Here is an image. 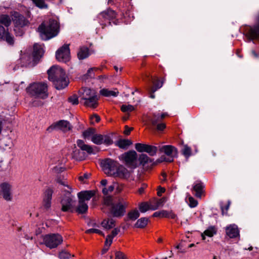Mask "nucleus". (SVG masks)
<instances>
[{
  "label": "nucleus",
  "instance_id": "obj_1",
  "mask_svg": "<svg viewBox=\"0 0 259 259\" xmlns=\"http://www.w3.org/2000/svg\"><path fill=\"white\" fill-rule=\"evenodd\" d=\"M48 78L52 81L57 90H62L68 86L69 80L65 71L61 68L53 66L48 70Z\"/></svg>",
  "mask_w": 259,
  "mask_h": 259
},
{
  "label": "nucleus",
  "instance_id": "obj_2",
  "mask_svg": "<svg viewBox=\"0 0 259 259\" xmlns=\"http://www.w3.org/2000/svg\"><path fill=\"white\" fill-rule=\"evenodd\" d=\"M103 205L109 207V213L115 218H120L123 217L125 212L128 203L123 200L114 201L111 196H105L103 198Z\"/></svg>",
  "mask_w": 259,
  "mask_h": 259
},
{
  "label": "nucleus",
  "instance_id": "obj_3",
  "mask_svg": "<svg viewBox=\"0 0 259 259\" xmlns=\"http://www.w3.org/2000/svg\"><path fill=\"white\" fill-rule=\"evenodd\" d=\"M37 29L42 39L47 40L57 35L59 31V24L56 20L50 19L41 23Z\"/></svg>",
  "mask_w": 259,
  "mask_h": 259
},
{
  "label": "nucleus",
  "instance_id": "obj_4",
  "mask_svg": "<svg viewBox=\"0 0 259 259\" xmlns=\"http://www.w3.org/2000/svg\"><path fill=\"white\" fill-rule=\"evenodd\" d=\"M44 51L41 46L37 44L33 45V51L32 55L24 54L20 58L22 66L33 67L39 61L44 55Z\"/></svg>",
  "mask_w": 259,
  "mask_h": 259
},
{
  "label": "nucleus",
  "instance_id": "obj_5",
  "mask_svg": "<svg viewBox=\"0 0 259 259\" xmlns=\"http://www.w3.org/2000/svg\"><path fill=\"white\" fill-rule=\"evenodd\" d=\"M31 97L45 99L48 97V87L44 82H36L29 84L26 89Z\"/></svg>",
  "mask_w": 259,
  "mask_h": 259
},
{
  "label": "nucleus",
  "instance_id": "obj_6",
  "mask_svg": "<svg viewBox=\"0 0 259 259\" xmlns=\"http://www.w3.org/2000/svg\"><path fill=\"white\" fill-rule=\"evenodd\" d=\"M76 144L80 149H77L74 145V148L71 154L72 158L79 161L84 159L85 154L83 151L87 152L90 155L95 154L93 147L90 145L85 144L83 140H77Z\"/></svg>",
  "mask_w": 259,
  "mask_h": 259
},
{
  "label": "nucleus",
  "instance_id": "obj_7",
  "mask_svg": "<svg viewBox=\"0 0 259 259\" xmlns=\"http://www.w3.org/2000/svg\"><path fill=\"white\" fill-rule=\"evenodd\" d=\"M138 161L139 164L142 165L144 168L149 169L152 168L158 163L163 161L171 162L173 161V158L172 157L166 158L165 156L162 155L156 161H154L153 159L150 158L146 154H141L139 156Z\"/></svg>",
  "mask_w": 259,
  "mask_h": 259
},
{
  "label": "nucleus",
  "instance_id": "obj_8",
  "mask_svg": "<svg viewBox=\"0 0 259 259\" xmlns=\"http://www.w3.org/2000/svg\"><path fill=\"white\" fill-rule=\"evenodd\" d=\"M116 15L117 14L115 11L111 9H108L99 13L97 16V19L99 23L103 25L102 28H103L107 25V24L111 25V21H112L114 24H117V20H115Z\"/></svg>",
  "mask_w": 259,
  "mask_h": 259
},
{
  "label": "nucleus",
  "instance_id": "obj_9",
  "mask_svg": "<svg viewBox=\"0 0 259 259\" xmlns=\"http://www.w3.org/2000/svg\"><path fill=\"white\" fill-rule=\"evenodd\" d=\"M44 244L50 249L58 247L63 242V237L58 233L46 235L43 237Z\"/></svg>",
  "mask_w": 259,
  "mask_h": 259
},
{
  "label": "nucleus",
  "instance_id": "obj_10",
  "mask_svg": "<svg viewBox=\"0 0 259 259\" xmlns=\"http://www.w3.org/2000/svg\"><path fill=\"white\" fill-rule=\"evenodd\" d=\"M121 158L129 168L135 169L138 166V155L134 150H130L121 155Z\"/></svg>",
  "mask_w": 259,
  "mask_h": 259
},
{
  "label": "nucleus",
  "instance_id": "obj_11",
  "mask_svg": "<svg viewBox=\"0 0 259 259\" xmlns=\"http://www.w3.org/2000/svg\"><path fill=\"white\" fill-rule=\"evenodd\" d=\"M73 196L71 192L66 191L61 197L60 204L61 205V210L63 212H73V203L75 202L73 200Z\"/></svg>",
  "mask_w": 259,
  "mask_h": 259
},
{
  "label": "nucleus",
  "instance_id": "obj_12",
  "mask_svg": "<svg viewBox=\"0 0 259 259\" xmlns=\"http://www.w3.org/2000/svg\"><path fill=\"white\" fill-rule=\"evenodd\" d=\"M72 126L70 123L65 120H60L56 122L53 123L50 126H49L47 131L50 133L55 130H60L62 132L66 133L72 130Z\"/></svg>",
  "mask_w": 259,
  "mask_h": 259
},
{
  "label": "nucleus",
  "instance_id": "obj_13",
  "mask_svg": "<svg viewBox=\"0 0 259 259\" xmlns=\"http://www.w3.org/2000/svg\"><path fill=\"white\" fill-rule=\"evenodd\" d=\"M56 58L58 61L64 63L70 60V52L68 45H64L56 51Z\"/></svg>",
  "mask_w": 259,
  "mask_h": 259
},
{
  "label": "nucleus",
  "instance_id": "obj_14",
  "mask_svg": "<svg viewBox=\"0 0 259 259\" xmlns=\"http://www.w3.org/2000/svg\"><path fill=\"white\" fill-rule=\"evenodd\" d=\"M101 165L106 174L113 176L118 167V163L114 160L107 158L101 162Z\"/></svg>",
  "mask_w": 259,
  "mask_h": 259
},
{
  "label": "nucleus",
  "instance_id": "obj_15",
  "mask_svg": "<svg viewBox=\"0 0 259 259\" xmlns=\"http://www.w3.org/2000/svg\"><path fill=\"white\" fill-rule=\"evenodd\" d=\"M12 20L15 27L28 26L30 24L29 20L23 15L16 11L12 15Z\"/></svg>",
  "mask_w": 259,
  "mask_h": 259
},
{
  "label": "nucleus",
  "instance_id": "obj_16",
  "mask_svg": "<svg viewBox=\"0 0 259 259\" xmlns=\"http://www.w3.org/2000/svg\"><path fill=\"white\" fill-rule=\"evenodd\" d=\"M92 141L97 145L104 144L109 146L113 144V140L108 135L95 134L92 137Z\"/></svg>",
  "mask_w": 259,
  "mask_h": 259
},
{
  "label": "nucleus",
  "instance_id": "obj_17",
  "mask_svg": "<svg viewBox=\"0 0 259 259\" xmlns=\"http://www.w3.org/2000/svg\"><path fill=\"white\" fill-rule=\"evenodd\" d=\"M0 41H5L10 45L13 46L15 42L14 36L8 31V29L0 25Z\"/></svg>",
  "mask_w": 259,
  "mask_h": 259
},
{
  "label": "nucleus",
  "instance_id": "obj_18",
  "mask_svg": "<svg viewBox=\"0 0 259 259\" xmlns=\"http://www.w3.org/2000/svg\"><path fill=\"white\" fill-rule=\"evenodd\" d=\"M1 192L4 199L7 201L12 200L11 186L7 183H3L0 185Z\"/></svg>",
  "mask_w": 259,
  "mask_h": 259
},
{
  "label": "nucleus",
  "instance_id": "obj_19",
  "mask_svg": "<svg viewBox=\"0 0 259 259\" xmlns=\"http://www.w3.org/2000/svg\"><path fill=\"white\" fill-rule=\"evenodd\" d=\"M226 234L230 238H236L240 237L239 230L235 224H231L225 228Z\"/></svg>",
  "mask_w": 259,
  "mask_h": 259
},
{
  "label": "nucleus",
  "instance_id": "obj_20",
  "mask_svg": "<svg viewBox=\"0 0 259 259\" xmlns=\"http://www.w3.org/2000/svg\"><path fill=\"white\" fill-rule=\"evenodd\" d=\"M96 192L95 190L82 191L77 193L78 200L82 202L89 201L96 195Z\"/></svg>",
  "mask_w": 259,
  "mask_h": 259
},
{
  "label": "nucleus",
  "instance_id": "obj_21",
  "mask_svg": "<svg viewBox=\"0 0 259 259\" xmlns=\"http://www.w3.org/2000/svg\"><path fill=\"white\" fill-rule=\"evenodd\" d=\"M204 185L201 181H196L193 186V190L195 192L194 195L200 198L204 193Z\"/></svg>",
  "mask_w": 259,
  "mask_h": 259
},
{
  "label": "nucleus",
  "instance_id": "obj_22",
  "mask_svg": "<svg viewBox=\"0 0 259 259\" xmlns=\"http://www.w3.org/2000/svg\"><path fill=\"white\" fill-rule=\"evenodd\" d=\"M159 150L161 153H164L169 157H172L174 159L172 154L174 152L177 153V149L174 146L171 145H164L159 147Z\"/></svg>",
  "mask_w": 259,
  "mask_h": 259
},
{
  "label": "nucleus",
  "instance_id": "obj_23",
  "mask_svg": "<svg viewBox=\"0 0 259 259\" xmlns=\"http://www.w3.org/2000/svg\"><path fill=\"white\" fill-rule=\"evenodd\" d=\"M79 92L81 94V98L83 100L89 99V98L92 97V96L97 95L95 90L88 88H82Z\"/></svg>",
  "mask_w": 259,
  "mask_h": 259
},
{
  "label": "nucleus",
  "instance_id": "obj_24",
  "mask_svg": "<svg viewBox=\"0 0 259 259\" xmlns=\"http://www.w3.org/2000/svg\"><path fill=\"white\" fill-rule=\"evenodd\" d=\"M84 101L83 104L87 107L95 108L98 105V97L97 95L92 96V97L89 98V99H86Z\"/></svg>",
  "mask_w": 259,
  "mask_h": 259
},
{
  "label": "nucleus",
  "instance_id": "obj_25",
  "mask_svg": "<svg viewBox=\"0 0 259 259\" xmlns=\"http://www.w3.org/2000/svg\"><path fill=\"white\" fill-rule=\"evenodd\" d=\"M159 117V113H153L147 116V120L152 126H155L159 122L161 121Z\"/></svg>",
  "mask_w": 259,
  "mask_h": 259
},
{
  "label": "nucleus",
  "instance_id": "obj_26",
  "mask_svg": "<svg viewBox=\"0 0 259 259\" xmlns=\"http://www.w3.org/2000/svg\"><path fill=\"white\" fill-rule=\"evenodd\" d=\"M128 175L127 170L123 166H118L115 171V172L113 176L118 177L120 178H125Z\"/></svg>",
  "mask_w": 259,
  "mask_h": 259
},
{
  "label": "nucleus",
  "instance_id": "obj_27",
  "mask_svg": "<svg viewBox=\"0 0 259 259\" xmlns=\"http://www.w3.org/2000/svg\"><path fill=\"white\" fill-rule=\"evenodd\" d=\"M88 209V205L85 202H82L78 200V205L76 207L75 211L78 214L85 213Z\"/></svg>",
  "mask_w": 259,
  "mask_h": 259
},
{
  "label": "nucleus",
  "instance_id": "obj_28",
  "mask_svg": "<svg viewBox=\"0 0 259 259\" xmlns=\"http://www.w3.org/2000/svg\"><path fill=\"white\" fill-rule=\"evenodd\" d=\"M140 217V213L137 209H134L130 211L127 214L126 217L124 219L125 221L129 220L135 221Z\"/></svg>",
  "mask_w": 259,
  "mask_h": 259
},
{
  "label": "nucleus",
  "instance_id": "obj_29",
  "mask_svg": "<svg viewBox=\"0 0 259 259\" xmlns=\"http://www.w3.org/2000/svg\"><path fill=\"white\" fill-rule=\"evenodd\" d=\"M89 49L87 47H81L77 53V57L79 60H83L89 57Z\"/></svg>",
  "mask_w": 259,
  "mask_h": 259
},
{
  "label": "nucleus",
  "instance_id": "obj_30",
  "mask_svg": "<svg viewBox=\"0 0 259 259\" xmlns=\"http://www.w3.org/2000/svg\"><path fill=\"white\" fill-rule=\"evenodd\" d=\"M115 221L113 219L108 218L104 219L101 223L103 228L107 230H109L113 228L115 226Z\"/></svg>",
  "mask_w": 259,
  "mask_h": 259
},
{
  "label": "nucleus",
  "instance_id": "obj_31",
  "mask_svg": "<svg viewBox=\"0 0 259 259\" xmlns=\"http://www.w3.org/2000/svg\"><path fill=\"white\" fill-rule=\"evenodd\" d=\"M132 144V142L130 140L119 139L116 143V145L120 148L126 149Z\"/></svg>",
  "mask_w": 259,
  "mask_h": 259
},
{
  "label": "nucleus",
  "instance_id": "obj_32",
  "mask_svg": "<svg viewBox=\"0 0 259 259\" xmlns=\"http://www.w3.org/2000/svg\"><path fill=\"white\" fill-rule=\"evenodd\" d=\"M11 23V19L10 16L7 14H2L0 16V25H4L8 27Z\"/></svg>",
  "mask_w": 259,
  "mask_h": 259
},
{
  "label": "nucleus",
  "instance_id": "obj_33",
  "mask_svg": "<svg viewBox=\"0 0 259 259\" xmlns=\"http://www.w3.org/2000/svg\"><path fill=\"white\" fill-rule=\"evenodd\" d=\"M148 221L149 219L147 218H141L138 220L135 226L138 228H143L147 226Z\"/></svg>",
  "mask_w": 259,
  "mask_h": 259
},
{
  "label": "nucleus",
  "instance_id": "obj_34",
  "mask_svg": "<svg viewBox=\"0 0 259 259\" xmlns=\"http://www.w3.org/2000/svg\"><path fill=\"white\" fill-rule=\"evenodd\" d=\"M100 93L102 96L104 97H116L117 96L118 92H115L108 89H103L100 90Z\"/></svg>",
  "mask_w": 259,
  "mask_h": 259
},
{
  "label": "nucleus",
  "instance_id": "obj_35",
  "mask_svg": "<svg viewBox=\"0 0 259 259\" xmlns=\"http://www.w3.org/2000/svg\"><path fill=\"white\" fill-rule=\"evenodd\" d=\"M53 192V188L50 187H47L43 193V198L52 200Z\"/></svg>",
  "mask_w": 259,
  "mask_h": 259
},
{
  "label": "nucleus",
  "instance_id": "obj_36",
  "mask_svg": "<svg viewBox=\"0 0 259 259\" xmlns=\"http://www.w3.org/2000/svg\"><path fill=\"white\" fill-rule=\"evenodd\" d=\"M165 80V78H163L161 81H160L158 79L153 80V86L151 87L153 89V91H156L157 90L161 88Z\"/></svg>",
  "mask_w": 259,
  "mask_h": 259
},
{
  "label": "nucleus",
  "instance_id": "obj_37",
  "mask_svg": "<svg viewBox=\"0 0 259 259\" xmlns=\"http://www.w3.org/2000/svg\"><path fill=\"white\" fill-rule=\"evenodd\" d=\"M217 229L215 226H210L207 229L204 231V234L208 237H212L214 235L216 234Z\"/></svg>",
  "mask_w": 259,
  "mask_h": 259
},
{
  "label": "nucleus",
  "instance_id": "obj_38",
  "mask_svg": "<svg viewBox=\"0 0 259 259\" xmlns=\"http://www.w3.org/2000/svg\"><path fill=\"white\" fill-rule=\"evenodd\" d=\"M148 145L142 143H136L135 144V148L139 152H146Z\"/></svg>",
  "mask_w": 259,
  "mask_h": 259
},
{
  "label": "nucleus",
  "instance_id": "obj_39",
  "mask_svg": "<svg viewBox=\"0 0 259 259\" xmlns=\"http://www.w3.org/2000/svg\"><path fill=\"white\" fill-rule=\"evenodd\" d=\"M146 153H148L149 155L153 156L155 155L157 152V147L155 146L148 145Z\"/></svg>",
  "mask_w": 259,
  "mask_h": 259
},
{
  "label": "nucleus",
  "instance_id": "obj_40",
  "mask_svg": "<svg viewBox=\"0 0 259 259\" xmlns=\"http://www.w3.org/2000/svg\"><path fill=\"white\" fill-rule=\"evenodd\" d=\"M95 129L94 128L90 127L87 129V130L84 131L82 133V136L84 139L88 138L91 136H93L94 135H95Z\"/></svg>",
  "mask_w": 259,
  "mask_h": 259
},
{
  "label": "nucleus",
  "instance_id": "obj_41",
  "mask_svg": "<svg viewBox=\"0 0 259 259\" xmlns=\"http://www.w3.org/2000/svg\"><path fill=\"white\" fill-rule=\"evenodd\" d=\"M182 153L186 158H189L192 154L191 148L187 145H185L184 148L182 150Z\"/></svg>",
  "mask_w": 259,
  "mask_h": 259
},
{
  "label": "nucleus",
  "instance_id": "obj_42",
  "mask_svg": "<svg viewBox=\"0 0 259 259\" xmlns=\"http://www.w3.org/2000/svg\"><path fill=\"white\" fill-rule=\"evenodd\" d=\"M167 199L166 197H163L158 199L156 203V205L151 207V209L155 210L157 209L159 206H162L163 204L166 201Z\"/></svg>",
  "mask_w": 259,
  "mask_h": 259
},
{
  "label": "nucleus",
  "instance_id": "obj_43",
  "mask_svg": "<svg viewBox=\"0 0 259 259\" xmlns=\"http://www.w3.org/2000/svg\"><path fill=\"white\" fill-rule=\"evenodd\" d=\"M55 181L57 183L64 186H66L68 188H69L68 185V182H67L66 180L64 178V177L59 176L57 177Z\"/></svg>",
  "mask_w": 259,
  "mask_h": 259
},
{
  "label": "nucleus",
  "instance_id": "obj_44",
  "mask_svg": "<svg viewBox=\"0 0 259 259\" xmlns=\"http://www.w3.org/2000/svg\"><path fill=\"white\" fill-rule=\"evenodd\" d=\"M149 209H151L147 202H142L139 205V210L141 212H145Z\"/></svg>",
  "mask_w": 259,
  "mask_h": 259
},
{
  "label": "nucleus",
  "instance_id": "obj_45",
  "mask_svg": "<svg viewBox=\"0 0 259 259\" xmlns=\"http://www.w3.org/2000/svg\"><path fill=\"white\" fill-rule=\"evenodd\" d=\"M71 254L68 251L62 250L59 252L58 257L60 259H69Z\"/></svg>",
  "mask_w": 259,
  "mask_h": 259
},
{
  "label": "nucleus",
  "instance_id": "obj_46",
  "mask_svg": "<svg viewBox=\"0 0 259 259\" xmlns=\"http://www.w3.org/2000/svg\"><path fill=\"white\" fill-rule=\"evenodd\" d=\"M167 214V210H162L160 211H158L155 212L152 216L153 217H160V218H166V215Z\"/></svg>",
  "mask_w": 259,
  "mask_h": 259
},
{
  "label": "nucleus",
  "instance_id": "obj_47",
  "mask_svg": "<svg viewBox=\"0 0 259 259\" xmlns=\"http://www.w3.org/2000/svg\"><path fill=\"white\" fill-rule=\"evenodd\" d=\"M52 200L44 199L42 200V207L46 210H48L51 206Z\"/></svg>",
  "mask_w": 259,
  "mask_h": 259
},
{
  "label": "nucleus",
  "instance_id": "obj_48",
  "mask_svg": "<svg viewBox=\"0 0 259 259\" xmlns=\"http://www.w3.org/2000/svg\"><path fill=\"white\" fill-rule=\"evenodd\" d=\"M135 110V107L131 105H122L121 106V110L123 112H131Z\"/></svg>",
  "mask_w": 259,
  "mask_h": 259
},
{
  "label": "nucleus",
  "instance_id": "obj_49",
  "mask_svg": "<svg viewBox=\"0 0 259 259\" xmlns=\"http://www.w3.org/2000/svg\"><path fill=\"white\" fill-rule=\"evenodd\" d=\"M23 27H24L14 26V31L16 36H21L24 34V31L23 30Z\"/></svg>",
  "mask_w": 259,
  "mask_h": 259
},
{
  "label": "nucleus",
  "instance_id": "obj_50",
  "mask_svg": "<svg viewBox=\"0 0 259 259\" xmlns=\"http://www.w3.org/2000/svg\"><path fill=\"white\" fill-rule=\"evenodd\" d=\"M68 102L72 103V105H77L78 104V97L76 95H73L68 99Z\"/></svg>",
  "mask_w": 259,
  "mask_h": 259
},
{
  "label": "nucleus",
  "instance_id": "obj_51",
  "mask_svg": "<svg viewBox=\"0 0 259 259\" xmlns=\"http://www.w3.org/2000/svg\"><path fill=\"white\" fill-rule=\"evenodd\" d=\"M114 189V185H110L108 188H104L102 189V192L105 195H108L109 193H111Z\"/></svg>",
  "mask_w": 259,
  "mask_h": 259
},
{
  "label": "nucleus",
  "instance_id": "obj_52",
  "mask_svg": "<svg viewBox=\"0 0 259 259\" xmlns=\"http://www.w3.org/2000/svg\"><path fill=\"white\" fill-rule=\"evenodd\" d=\"M85 233L87 234H91V233H97L100 234L103 236H104V234L100 230L97 229H90L85 231Z\"/></svg>",
  "mask_w": 259,
  "mask_h": 259
},
{
  "label": "nucleus",
  "instance_id": "obj_53",
  "mask_svg": "<svg viewBox=\"0 0 259 259\" xmlns=\"http://www.w3.org/2000/svg\"><path fill=\"white\" fill-rule=\"evenodd\" d=\"M30 104L33 107H38L42 106L43 103L39 100L34 99L32 100L30 102Z\"/></svg>",
  "mask_w": 259,
  "mask_h": 259
},
{
  "label": "nucleus",
  "instance_id": "obj_54",
  "mask_svg": "<svg viewBox=\"0 0 259 259\" xmlns=\"http://www.w3.org/2000/svg\"><path fill=\"white\" fill-rule=\"evenodd\" d=\"M94 70H97V68L94 67V68H90L88 71L87 73L84 75V77L85 78H92L94 77L95 76V74L93 72Z\"/></svg>",
  "mask_w": 259,
  "mask_h": 259
},
{
  "label": "nucleus",
  "instance_id": "obj_55",
  "mask_svg": "<svg viewBox=\"0 0 259 259\" xmlns=\"http://www.w3.org/2000/svg\"><path fill=\"white\" fill-rule=\"evenodd\" d=\"M189 206L191 208L196 207L198 204V202L193 197H189Z\"/></svg>",
  "mask_w": 259,
  "mask_h": 259
},
{
  "label": "nucleus",
  "instance_id": "obj_56",
  "mask_svg": "<svg viewBox=\"0 0 259 259\" xmlns=\"http://www.w3.org/2000/svg\"><path fill=\"white\" fill-rule=\"evenodd\" d=\"M90 119L91 123L93 124H94V120H95V121L98 123L101 120V118L98 114H94L91 116Z\"/></svg>",
  "mask_w": 259,
  "mask_h": 259
},
{
  "label": "nucleus",
  "instance_id": "obj_57",
  "mask_svg": "<svg viewBox=\"0 0 259 259\" xmlns=\"http://www.w3.org/2000/svg\"><path fill=\"white\" fill-rule=\"evenodd\" d=\"M230 204H231V201L228 200L227 202V204L225 206H224L223 205L221 206V209L222 212L223 214H224L225 212H226V213L227 212V211L230 207Z\"/></svg>",
  "mask_w": 259,
  "mask_h": 259
},
{
  "label": "nucleus",
  "instance_id": "obj_58",
  "mask_svg": "<svg viewBox=\"0 0 259 259\" xmlns=\"http://www.w3.org/2000/svg\"><path fill=\"white\" fill-rule=\"evenodd\" d=\"M115 259H127L124 254L121 251H116L115 253Z\"/></svg>",
  "mask_w": 259,
  "mask_h": 259
},
{
  "label": "nucleus",
  "instance_id": "obj_59",
  "mask_svg": "<svg viewBox=\"0 0 259 259\" xmlns=\"http://www.w3.org/2000/svg\"><path fill=\"white\" fill-rule=\"evenodd\" d=\"M113 239L109 235H107L105 242V246L109 247L112 243Z\"/></svg>",
  "mask_w": 259,
  "mask_h": 259
},
{
  "label": "nucleus",
  "instance_id": "obj_60",
  "mask_svg": "<svg viewBox=\"0 0 259 259\" xmlns=\"http://www.w3.org/2000/svg\"><path fill=\"white\" fill-rule=\"evenodd\" d=\"M120 229L118 228H114L111 232V234L108 235L109 236H110L111 238L112 239L116 236L118 233L119 232Z\"/></svg>",
  "mask_w": 259,
  "mask_h": 259
},
{
  "label": "nucleus",
  "instance_id": "obj_61",
  "mask_svg": "<svg viewBox=\"0 0 259 259\" xmlns=\"http://www.w3.org/2000/svg\"><path fill=\"white\" fill-rule=\"evenodd\" d=\"M156 126L157 130L159 131H162L166 127V125L164 123H158Z\"/></svg>",
  "mask_w": 259,
  "mask_h": 259
},
{
  "label": "nucleus",
  "instance_id": "obj_62",
  "mask_svg": "<svg viewBox=\"0 0 259 259\" xmlns=\"http://www.w3.org/2000/svg\"><path fill=\"white\" fill-rule=\"evenodd\" d=\"M166 218L175 219L177 218V215L172 211H167Z\"/></svg>",
  "mask_w": 259,
  "mask_h": 259
},
{
  "label": "nucleus",
  "instance_id": "obj_63",
  "mask_svg": "<svg viewBox=\"0 0 259 259\" xmlns=\"http://www.w3.org/2000/svg\"><path fill=\"white\" fill-rule=\"evenodd\" d=\"M121 13L124 18H125L126 16H129L130 11L128 9H126L124 8L120 9Z\"/></svg>",
  "mask_w": 259,
  "mask_h": 259
},
{
  "label": "nucleus",
  "instance_id": "obj_64",
  "mask_svg": "<svg viewBox=\"0 0 259 259\" xmlns=\"http://www.w3.org/2000/svg\"><path fill=\"white\" fill-rule=\"evenodd\" d=\"M165 191V189L163 187H161V186H159L157 189V195L158 196H161L162 194Z\"/></svg>",
  "mask_w": 259,
  "mask_h": 259
}]
</instances>
